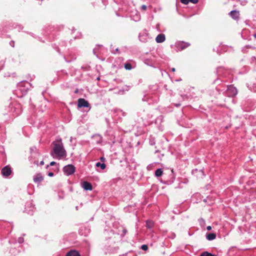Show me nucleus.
Wrapping results in <instances>:
<instances>
[{
	"instance_id": "obj_1",
	"label": "nucleus",
	"mask_w": 256,
	"mask_h": 256,
	"mask_svg": "<svg viewBox=\"0 0 256 256\" xmlns=\"http://www.w3.org/2000/svg\"><path fill=\"white\" fill-rule=\"evenodd\" d=\"M118 250V246L114 238H110L106 239L104 248V251L106 254L116 253Z\"/></svg>"
},
{
	"instance_id": "obj_2",
	"label": "nucleus",
	"mask_w": 256,
	"mask_h": 256,
	"mask_svg": "<svg viewBox=\"0 0 256 256\" xmlns=\"http://www.w3.org/2000/svg\"><path fill=\"white\" fill-rule=\"evenodd\" d=\"M54 152L59 158L66 156V152L61 141L54 143Z\"/></svg>"
},
{
	"instance_id": "obj_3",
	"label": "nucleus",
	"mask_w": 256,
	"mask_h": 256,
	"mask_svg": "<svg viewBox=\"0 0 256 256\" xmlns=\"http://www.w3.org/2000/svg\"><path fill=\"white\" fill-rule=\"evenodd\" d=\"M30 84L26 81L20 82L18 86V90H16V94H18V92H22V94L18 96V97H22L25 95L29 89Z\"/></svg>"
},
{
	"instance_id": "obj_4",
	"label": "nucleus",
	"mask_w": 256,
	"mask_h": 256,
	"mask_svg": "<svg viewBox=\"0 0 256 256\" xmlns=\"http://www.w3.org/2000/svg\"><path fill=\"white\" fill-rule=\"evenodd\" d=\"M9 108L10 109V112L15 116L20 115L22 112L21 104L16 102L11 104Z\"/></svg>"
},
{
	"instance_id": "obj_5",
	"label": "nucleus",
	"mask_w": 256,
	"mask_h": 256,
	"mask_svg": "<svg viewBox=\"0 0 256 256\" xmlns=\"http://www.w3.org/2000/svg\"><path fill=\"white\" fill-rule=\"evenodd\" d=\"M238 94L236 88L232 85L227 86V90L226 92V95L229 97H234Z\"/></svg>"
},
{
	"instance_id": "obj_6",
	"label": "nucleus",
	"mask_w": 256,
	"mask_h": 256,
	"mask_svg": "<svg viewBox=\"0 0 256 256\" xmlns=\"http://www.w3.org/2000/svg\"><path fill=\"white\" fill-rule=\"evenodd\" d=\"M63 171L66 175L70 176L75 172L76 168L72 164H68L64 167Z\"/></svg>"
},
{
	"instance_id": "obj_7",
	"label": "nucleus",
	"mask_w": 256,
	"mask_h": 256,
	"mask_svg": "<svg viewBox=\"0 0 256 256\" xmlns=\"http://www.w3.org/2000/svg\"><path fill=\"white\" fill-rule=\"evenodd\" d=\"M34 205L31 202H28L26 204L25 211L30 214H32L35 210Z\"/></svg>"
},
{
	"instance_id": "obj_8",
	"label": "nucleus",
	"mask_w": 256,
	"mask_h": 256,
	"mask_svg": "<svg viewBox=\"0 0 256 256\" xmlns=\"http://www.w3.org/2000/svg\"><path fill=\"white\" fill-rule=\"evenodd\" d=\"M144 63L148 66H154V56H150L149 57L144 58L143 60Z\"/></svg>"
},
{
	"instance_id": "obj_9",
	"label": "nucleus",
	"mask_w": 256,
	"mask_h": 256,
	"mask_svg": "<svg viewBox=\"0 0 256 256\" xmlns=\"http://www.w3.org/2000/svg\"><path fill=\"white\" fill-rule=\"evenodd\" d=\"M12 172V170L8 166H4L1 170V173L4 177H8L10 176Z\"/></svg>"
},
{
	"instance_id": "obj_10",
	"label": "nucleus",
	"mask_w": 256,
	"mask_h": 256,
	"mask_svg": "<svg viewBox=\"0 0 256 256\" xmlns=\"http://www.w3.org/2000/svg\"><path fill=\"white\" fill-rule=\"evenodd\" d=\"M78 106L80 108H88L90 106V104L88 101L84 98H79L78 100Z\"/></svg>"
},
{
	"instance_id": "obj_11",
	"label": "nucleus",
	"mask_w": 256,
	"mask_h": 256,
	"mask_svg": "<svg viewBox=\"0 0 256 256\" xmlns=\"http://www.w3.org/2000/svg\"><path fill=\"white\" fill-rule=\"evenodd\" d=\"M230 16L234 20H238L240 18L239 11L236 10H232L229 13Z\"/></svg>"
},
{
	"instance_id": "obj_12",
	"label": "nucleus",
	"mask_w": 256,
	"mask_h": 256,
	"mask_svg": "<svg viewBox=\"0 0 256 256\" xmlns=\"http://www.w3.org/2000/svg\"><path fill=\"white\" fill-rule=\"evenodd\" d=\"M227 72V70L224 68V67H218L217 68L216 72L219 76H222L224 77L226 76V72Z\"/></svg>"
},
{
	"instance_id": "obj_13",
	"label": "nucleus",
	"mask_w": 256,
	"mask_h": 256,
	"mask_svg": "<svg viewBox=\"0 0 256 256\" xmlns=\"http://www.w3.org/2000/svg\"><path fill=\"white\" fill-rule=\"evenodd\" d=\"M33 180L35 183H39L44 180V176L41 174H37L34 176Z\"/></svg>"
},
{
	"instance_id": "obj_14",
	"label": "nucleus",
	"mask_w": 256,
	"mask_h": 256,
	"mask_svg": "<svg viewBox=\"0 0 256 256\" xmlns=\"http://www.w3.org/2000/svg\"><path fill=\"white\" fill-rule=\"evenodd\" d=\"M190 44L188 42H181L177 44V48L180 50H182L188 47Z\"/></svg>"
},
{
	"instance_id": "obj_15",
	"label": "nucleus",
	"mask_w": 256,
	"mask_h": 256,
	"mask_svg": "<svg viewBox=\"0 0 256 256\" xmlns=\"http://www.w3.org/2000/svg\"><path fill=\"white\" fill-rule=\"evenodd\" d=\"M82 188L86 190H92V184L90 182H84L82 184Z\"/></svg>"
},
{
	"instance_id": "obj_16",
	"label": "nucleus",
	"mask_w": 256,
	"mask_h": 256,
	"mask_svg": "<svg viewBox=\"0 0 256 256\" xmlns=\"http://www.w3.org/2000/svg\"><path fill=\"white\" fill-rule=\"evenodd\" d=\"M166 40L165 35L163 34H160L157 36L156 38V41L158 43H162Z\"/></svg>"
},
{
	"instance_id": "obj_17",
	"label": "nucleus",
	"mask_w": 256,
	"mask_h": 256,
	"mask_svg": "<svg viewBox=\"0 0 256 256\" xmlns=\"http://www.w3.org/2000/svg\"><path fill=\"white\" fill-rule=\"evenodd\" d=\"M66 256H80V255L77 250H71L66 253Z\"/></svg>"
},
{
	"instance_id": "obj_18",
	"label": "nucleus",
	"mask_w": 256,
	"mask_h": 256,
	"mask_svg": "<svg viewBox=\"0 0 256 256\" xmlns=\"http://www.w3.org/2000/svg\"><path fill=\"white\" fill-rule=\"evenodd\" d=\"M139 38L141 42H146L147 41L148 34H139Z\"/></svg>"
},
{
	"instance_id": "obj_19",
	"label": "nucleus",
	"mask_w": 256,
	"mask_h": 256,
	"mask_svg": "<svg viewBox=\"0 0 256 256\" xmlns=\"http://www.w3.org/2000/svg\"><path fill=\"white\" fill-rule=\"evenodd\" d=\"M154 223L152 220H147L146 221V227L148 229H151L153 228Z\"/></svg>"
},
{
	"instance_id": "obj_20",
	"label": "nucleus",
	"mask_w": 256,
	"mask_h": 256,
	"mask_svg": "<svg viewBox=\"0 0 256 256\" xmlns=\"http://www.w3.org/2000/svg\"><path fill=\"white\" fill-rule=\"evenodd\" d=\"M216 238V234L214 233H210L206 235V238L209 240H212Z\"/></svg>"
},
{
	"instance_id": "obj_21",
	"label": "nucleus",
	"mask_w": 256,
	"mask_h": 256,
	"mask_svg": "<svg viewBox=\"0 0 256 256\" xmlns=\"http://www.w3.org/2000/svg\"><path fill=\"white\" fill-rule=\"evenodd\" d=\"M163 174V170L162 168H158L154 172L155 176L156 177H160Z\"/></svg>"
},
{
	"instance_id": "obj_22",
	"label": "nucleus",
	"mask_w": 256,
	"mask_h": 256,
	"mask_svg": "<svg viewBox=\"0 0 256 256\" xmlns=\"http://www.w3.org/2000/svg\"><path fill=\"white\" fill-rule=\"evenodd\" d=\"M96 166L97 167H100L102 170H104L106 168V164L104 163L98 162L96 163Z\"/></svg>"
},
{
	"instance_id": "obj_23",
	"label": "nucleus",
	"mask_w": 256,
	"mask_h": 256,
	"mask_svg": "<svg viewBox=\"0 0 256 256\" xmlns=\"http://www.w3.org/2000/svg\"><path fill=\"white\" fill-rule=\"evenodd\" d=\"M124 68L127 70H130L132 69V64L128 62L124 64Z\"/></svg>"
},
{
	"instance_id": "obj_24",
	"label": "nucleus",
	"mask_w": 256,
	"mask_h": 256,
	"mask_svg": "<svg viewBox=\"0 0 256 256\" xmlns=\"http://www.w3.org/2000/svg\"><path fill=\"white\" fill-rule=\"evenodd\" d=\"M200 256H216L213 254L211 253H210L208 252H204L201 254Z\"/></svg>"
},
{
	"instance_id": "obj_25",
	"label": "nucleus",
	"mask_w": 256,
	"mask_h": 256,
	"mask_svg": "<svg viewBox=\"0 0 256 256\" xmlns=\"http://www.w3.org/2000/svg\"><path fill=\"white\" fill-rule=\"evenodd\" d=\"M141 248L144 250H146L148 249V246L146 244H143L141 246Z\"/></svg>"
},
{
	"instance_id": "obj_26",
	"label": "nucleus",
	"mask_w": 256,
	"mask_h": 256,
	"mask_svg": "<svg viewBox=\"0 0 256 256\" xmlns=\"http://www.w3.org/2000/svg\"><path fill=\"white\" fill-rule=\"evenodd\" d=\"M18 242L19 243V244H22L24 242V239L22 237H20L18 239Z\"/></svg>"
},
{
	"instance_id": "obj_27",
	"label": "nucleus",
	"mask_w": 256,
	"mask_h": 256,
	"mask_svg": "<svg viewBox=\"0 0 256 256\" xmlns=\"http://www.w3.org/2000/svg\"><path fill=\"white\" fill-rule=\"evenodd\" d=\"M150 145L153 146L155 144V141L154 138H150Z\"/></svg>"
},
{
	"instance_id": "obj_28",
	"label": "nucleus",
	"mask_w": 256,
	"mask_h": 256,
	"mask_svg": "<svg viewBox=\"0 0 256 256\" xmlns=\"http://www.w3.org/2000/svg\"><path fill=\"white\" fill-rule=\"evenodd\" d=\"M180 2L184 4H187L190 2V0H180Z\"/></svg>"
},
{
	"instance_id": "obj_29",
	"label": "nucleus",
	"mask_w": 256,
	"mask_h": 256,
	"mask_svg": "<svg viewBox=\"0 0 256 256\" xmlns=\"http://www.w3.org/2000/svg\"><path fill=\"white\" fill-rule=\"evenodd\" d=\"M248 48H253V47H252V46H246L245 48H242V50L244 52H247V51H246V49Z\"/></svg>"
},
{
	"instance_id": "obj_30",
	"label": "nucleus",
	"mask_w": 256,
	"mask_h": 256,
	"mask_svg": "<svg viewBox=\"0 0 256 256\" xmlns=\"http://www.w3.org/2000/svg\"><path fill=\"white\" fill-rule=\"evenodd\" d=\"M4 62L2 60L0 62V70H2L4 66Z\"/></svg>"
},
{
	"instance_id": "obj_31",
	"label": "nucleus",
	"mask_w": 256,
	"mask_h": 256,
	"mask_svg": "<svg viewBox=\"0 0 256 256\" xmlns=\"http://www.w3.org/2000/svg\"><path fill=\"white\" fill-rule=\"evenodd\" d=\"M170 172L171 173V174H170V176H171L170 178H172V179L174 178V170H170Z\"/></svg>"
},
{
	"instance_id": "obj_32",
	"label": "nucleus",
	"mask_w": 256,
	"mask_h": 256,
	"mask_svg": "<svg viewBox=\"0 0 256 256\" xmlns=\"http://www.w3.org/2000/svg\"><path fill=\"white\" fill-rule=\"evenodd\" d=\"M10 45L14 48V40H11L10 42Z\"/></svg>"
},
{
	"instance_id": "obj_33",
	"label": "nucleus",
	"mask_w": 256,
	"mask_h": 256,
	"mask_svg": "<svg viewBox=\"0 0 256 256\" xmlns=\"http://www.w3.org/2000/svg\"><path fill=\"white\" fill-rule=\"evenodd\" d=\"M146 8H147V6H146V5H142V6H141V9H142V10H146Z\"/></svg>"
},
{
	"instance_id": "obj_34",
	"label": "nucleus",
	"mask_w": 256,
	"mask_h": 256,
	"mask_svg": "<svg viewBox=\"0 0 256 256\" xmlns=\"http://www.w3.org/2000/svg\"><path fill=\"white\" fill-rule=\"evenodd\" d=\"M198 0H190V2H191L193 4H196L198 2Z\"/></svg>"
},
{
	"instance_id": "obj_35",
	"label": "nucleus",
	"mask_w": 256,
	"mask_h": 256,
	"mask_svg": "<svg viewBox=\"0 0 256 256\" xmlns=\"http://www.w3.org/2000/svg\"><path fill=\"white\" fill-rule=\"evenodd\" d=\"M119 52L118 48H116L114 50H112V52L114 54L118 53Z\"/></svg>"
},
{
	"instance_id": "obj_36",
	"label": "nucleus",
	"mask_w": 256,
	"mask_h": 256,
	"mask_svg": "<svg viewBox=\"0 0 256 256\" xmlns=\"http://www.w3.org/2000/svg\"><path fill=\"white\" fill-rule=\"evenodd\" d=\"M56 164V162H52L50 163V166H54L55 164Z\"/></svg>"
},
{
	"instance_id": "obj_37",
	"label": "nucleus",
	"mask_w": 256,
	"mask_h": 256,
	"mask_svg": "<svg viewBox=\"0 0 256 256\" xmlns=\"http://www.w3.org/2000/svg\"><path fill=\"white\" fill-rule=\"evenodd\" d=\"M48 176H50V177H51V176H54V173H53V172H49L48 173Z\"/></svg>"
},
{
	"instance_id": "obj_38",
	"label": "nucleus",
	"mask_w": 256,
	"mask_h": 256,
	"mask_svg": "<svg viewBox=\"0 0 256 256\" xmlns=\"http://www.w3.org/2000/svg\"><path fill=\"white\" fill-rule=\"evenodd\" d=\"M206 229H207V230H212V227H211V226H207V228H206Z\"/></svg>"
},
{
	"instance_id": "obj_39",
	"label": "nucleus",
	"mask_w": 256,
	"mask_h": 256,
	"mask_svg": "<svg viewBox=\"0 0 256 256\" xmlns=\"http://www.w3.org/2000/svg\"><path fill=\"white\" fill-rule=\"evenodd\" d=\"M103 4L106 5V0H102Z\"/></svg>"
},
{
	"instance_id": "obj_40",
	"label": "nucleus",
	"mask_w": 256,
	"mask_h": 256,
	"mask_svg": "<svg viewBox=\"0 0 256 256\" xmlns=\"http://www.w3.org/2000/svg\"><path fill=\"white\" fill-rule=\"evenodd\" d=\"M120 112H122V114L123 116H125L126 115V112H122V110H120Z\"/></svg>"
},
{
	"instance_id": "obj_41",
	"label": "nucleus",
	"mask_w": 256,
	"mask_h": 256,
	"mask_svg": "<svg viewBox=\"0 0 256 256\" xmlns=\"http://www.w3.org/2000/svg\"><path fill=\"white\" fill-rule=\"evenodd\" d=\"M122 231L124 234L127 232V230L126 229H124Z\"/></svg>"
},
{
	"instance_id": "obj_42",
	"label": "nucleus",
	"mask_w": 256,
	"mask_h": 256,
	"mask_svg": "<svg viewBox=\"0 0 256 256\" xmlns=\"http://www.w3.org/2000/svg\"><path fill=\"white\" fill-rule=\"evenodd\" d=\"M142 100H143V101H148V100H147V98H146V97H144V98H143Z\"/></svg>"
},
{
	"instance_id": "obj_43",
	"label": "nucleus",
	"mask_w": 256,
	"mask_h": 256,
	"mask_svg": "<svg viewBox=\"0 0 256 256\" xmlns=\"http://www.w3.org/2000/svg\"><path fill=\"white\" fill-rule=\"evenodd\" d=\"M44 164V161H43V160H42V161H41V162H40V165H42H42H43Z\"/></svg>"
},
{
	"instance_id": "obj_44",
	"label": "nucleus",
	"mask_w": 256,
	"mask_h": 256,
	"mask_svg": "<svg viewBox=\"0 0 256 256\" xmlns=\"http://www.w3.org/2000/svg\"><path fill=\"white\" fill-rule=\"evenodd\" d=\"M172 72H175V71H176V69H175V68H172Z\"/></svg>"
},
{
	"instance_id": "obj_45",
	"label": "nucleus",
	"mask_w": 256,
	"mask_h": 256,
	"mask_svg": "<svg viewBox=\"0 0 256 256\" xmlns=\"http://www.w3.org/2000/svg\"><path fill=\"white\" fill-rule=\"evenodd\" d=\"M104 160V157H102V158H100V160Z\"/></svg>"
},
{
	"instance_id": "obj_46",
	"label": "nucleus",
	"mask_w": 256,
	"mask_h": 256,
	"mask_svg": "<svg viewBox=\"0 0 256 256\" xmlns=\"http://www.w3.org/2000/svg\"><path fill=\"white\" fill-rule=\"evenodd\" d=\"M218 79L217 78L215 80H214V82L216 83V82H218Z\"/></svg>"
},
{
	"instance_id": "obj_47",
	"label": "nucleus",
	"mask_w": 256,
	"mask_h": 256,
	"mask_svg": "<svg viewBox=\"0 0 256 256\" xmlns=\"http://www.w3.org/2000/svg\"><path fill=\"white\" fill-rule=\"evenodd\" d=\"M254 36L256 38V34H253Z\"/></svg>"
},
{
	"instance_id": "obj_48",
	"label": "nucleus",
	"mask_w": 256,
	"mask_h": 256,
	"mask_svg": "<svg viewBox=\"0 0 256 256\" xmlns=\"http://www.w3.org/2000/svg\"><path fill=\"white\" fill-rule=\"evenodd\" d=\"M72 137L70 138V141H72Z\"/></svg>"
}]
</instances>
